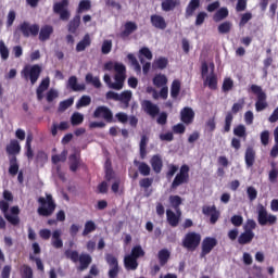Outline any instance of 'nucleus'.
Listing matches in <instances>:
<instances>
[{
    "mask_svg": "<svg viewBox=\"0 0 278 278\" xmlns=\"http://www.w3.org/2000/svg\"><path fill=\"white\" fill-rule=\"evenodd\" d=\"M114 71V83H112V77L110 74H104L103 81L112 90H123L125 87V79H127V67L123 63L115 62Z\"/></svg>",
    "mask_w": 278,
    "mask_h": 278,
    "instance_id": "1",
    "label": "nucleus"
},
{
    "mask_svg": "<svg viewBox=\"0 0 278 278\" xmlns=\"http://www.w3.org/2000/svg\"><path fill=\"white\" fill-rule=\"evenodd\" d=\"M37 203L39 204L37 214L39 216H43V218L53 216L55 208L58 207V204L55 203V200L51 193H46V197H39Z\"/></svg>",
    "mask_w": 278,
    "mask_h": 278,
    "instance_id": "2",
    "label": "nucleus"
},
{
    "mask_svg": "<svg viewBox=\"0 0 278 278\" xmlns=\"http://www.w3.org/2000/svg\"><path fill=\"white\" fill-rule=\"evenodd\" d=\"M249 92L256 96L255 110L256 112H264L268 108V102H266V92L258 85H251Z\"/></svg>",
    "mask_w": 278,
    "mask_h": 278,
    "instance_id": "3",
    "label": "nucleus"
},
{
    "mask_svg": "<svg viewBox=\"0 0 278 278\" xmlns=\"http://www.w3.org/2000/svg\"><path fill=\"white\" fill-rule=\"evenodd\" d=\"M257 223L261 227H266V225L273 227V225H277V217L274 214H269L266 206L260 204L257 206Z\"/></svg>",
    "mask_w": 278,
    "mask_h": 278,
    "instance_id": "4",
    "label": "nucleus"
},
{
    "mask_svg": "<svg viewBox=\"0 0 278 278\" xmlns=\"http://www.w3.org/2000/svg\"><path fill=\"white\" fill-rule=\"evenodd\" d=\"M201 244V233L190 231L187 232L182 239V247L190 251L191 253L197 251Z\"/></svg>",
    "mask_w": 278,
    "mask_h": 278,
    "instance_id": "5",
    "label": "nucleus"
},
{
    "mask_svg": "<svg viewBox=\"0 0 278 278\" xmlns=\"http://www.w3.org/2000/svg\"><path fill=\"white\" fill-rule=\"evenodd\" d=\"M188 181H190V166L184 164L172 181L170 190H177L179 186H184V184H188Z\"/></svg>",
    "mask_w": 278,
    "mask_h": 278,
    "instance_id": "6",
    "label": "nucleus"
},
{
    "mask_svg": "<svg viewBox=\"0 0 278 278\" xmlns=\"http://www.w3.org/2000/svg\"><path fill=\"white\" fill-rule=\"evenodd\" d=\"M42 73V67L38 64L35 65H26L23 71H22V75L25 79H29L31 86H34L36 84V81H38V79H40V74Z\"/></svg>",
    "mask_w": 278,
    "mask_h": 278,
    "instance_id": "7",
    "label": "nucleus"
},
{
    "mask_svg": "<svg viewBox=\"0 0 278 278\" xmlns=\"http://www.w3.org/2000/svg\"><path fill=\"white\" fill-rule=\"evenodd\" d=\"M105 262L109 265V278H117L121 273V266H118V258L112 253L105 254Z\"/></svg>",
    "mask_w": 278,
    "mask_h": 278,
    "instance_id": "8",
    "label": "nucleus"
},
{
    "mask_svg": "<svg viewBox=\"0 0 278 278\" xmlns=\"http://www.w3.org/2000/svg\"><path fill=\"white\" fill-rule=\"evenodd\" d=\"M92 118H103L106 123H116L114 119V113H112V110L105 105L96 108Z\"/></svg>",
    "mask_w": 278,
    "mask_h": 278,
    "instance_id": "9",
    "label": "nucleus"
},
{
    "mask_svg": "<svg viewBox=\"0 0 278 278\" xmlns=\"http://www.w3.org/2000/svg\"><path fill=\"white\" fill-rule=\"evenodd\" d=\"M215 247H218V240L214 237H206L201 243L200 257H207L214 251Z\"/></svg>",
    "mask_w": 278,
    "mask_h": 278,
    "instance_id": "10",
    "label": "nucleus"
},
{
    "mask_svg": "<svg viewBox=\"0 0 278 278\" xmlns=\"http://www.w3.org/2000/svg\"><path fill=\"white\" fill-rule=\"evenodd\" d=\"M66 8H68V0H61L53 5V12L60 15L61 21H68L71 18V11Z\"/></svg>",
    "mask_w": 278,
    "mask_h": 278,
    "instance_id": "11",
    "label": "nucleus"
},
{
    "mask_svg": "<svg viewBox=\"0 0 278 278\" xmlns=\"http://www.w3.org/2000/svg\"><path fill=\"white\" fill-rule=\"evenodd\" d=\"M20 31L22 33L24 38H29V36L36 38V36H38L40 31V25H30L29 22H23L22 24H20Z\"/></svg>",
    "mask_w": 278,
    "mask_h": 278,
    "instance_id": "12",
    "label": "nucleus"
},
{
    "mask_svg": "<svg viewBox=\"0 0 278 278\" xmlns=\"http://www.w3.org/2000/svg\"><path fill=\"white\" fill-rule=\"evenodd\" d=\"M202 214H204V216H211V225H216V223H218V219L220 218V211L216 210V205L203 206Z\"/></svg>",
    "mask_w": 278,
    "mask_h": 278,
    "instance_id": "13",
    "label": "nucleus"
},
{
    "mask_svg": "<svg viewBox=\"0 0 278 278\" xmlns=\"http://www.w3.org/2000/svg\"><path fill=\"white\" fill-rule=\"evenodd\" d=\"M141 106L146 114L152 118H155V116L160 114V106H157V104H153L151 100H143Z\"/></svg>",
    "mask_w": 278,
    "mask_h": 278,
    "instance_id": "14",
    "label": "nucleus"
},
{
    "mask_svg": "<svg viewBox=\"0 0 278 278\" xmlns=\"http://www.w3.org/2000/svg\"><path fill=\"white\" fill-rule=\"evenodd\" d=\"M180 121L185 125H192L194 123V111L190 106H185L180 111Z\"/></svg>",
    "mask_w": 278,
    "mask_h": 278,
    "instance_id": "15",
    "label": "nucleus"
},
{
    "mask_svg": "<svg viewBox=\"0 0 278 278\" xmlns=\"http://www.w3.org/2000/svg\"><path fill=\"white\" fill-rule=\"evenodd\" d=\"M11 214L12 215L4 214V218L8 220V223L16 227V225L21 223V218H18V214H21V210L18 208V206H12Z\"/></svg>",
    "mask_w": 278,
    "mask_h": 278,
    "instance_id": "16",
    "label": "nucleus"
},
{
    "mask_svg": "<svg viewBox=\"0 0 278 278\" xmlns=\"http://www.w3.org/2000/svg\"><path fill=\"white\" fill-rule=\"evenodd\" d=\"M150 23L152 27H155V29H166L167 24L166 20L162 15L153 14L150 16Z\"/></svg>",
    "mask_w": 278,
    "mask_h": 278,
    "instance_id": "17",
    "label": "nucleus"
},
{
    "mask_svg": "<svg viewBox=\"0 0 278 278\" xmlns=\"http://www.w3.org/2000/svg\"><path fill=\"white\" fill-rule=\"evenodd\" d=\"M50 85H51V79L49 77L43 78L41 80V83L39 84V86L36 90L37 99L39 101H42V99H45V92H46V90H49Z\"/></svg>",
    "mask_w": 278,
    "mask_h": 278,
    "instance_id": "18",
    "label": "nucleus"
},
{
    "mask_svg": "<svg viewBox=\"0 0 278 278\" xmlns=\"http://www.w3.org/2000/svg\"><path fill=\"white\" fill-rule=\"evenodd\" d=\"M150 164L152 166V170L156 174L160 175L162 173V168H164V162L162 161V156L159 154H155L151 157Z\"/></svg>",
    "mask_w": 278,
    "mask_h": 278,
    "instance_id": "19",
    "label": "nucleus"
},
{
    "mask_svg": "<svg viewBox=\"0 0 278 278\" xmlns=\"http://www.w3.org/2000/svg\"><path fill=\"white\" fill-rule=\"evenodd\" d=\"M201 8V1L199 0H190L185 11V18H191L194 16V12Z\"/></svg>",
    "mask_w": 278,
    "mask_h": 278,
    "instance_id": "20",
    "label": "nucleus"
},
{
    "mask_svg": "<svg viewBox=\"0 0 278 278\" xmlns=\"http://www.w3.org/2000/svg\"><path fill=\"white\" fill-rule=\"evenodd\" d=\"M138 266H139L138 260L135 258L134 256H130V254H127L124 257V268L126 270H138Z\"/></svg>",
    "mask_w": 278,
    "mask_h": 278,
    "instance_id": "21",
    "label": "nucleus"
},
{
    "mask_svg": "<svg viewBox=\"0 0 278 278\" xmlns=\"http://www.w3.org/2000/svg\"><path fill=\"white\" fill-rule=\"evenodd\" d=\"M51 245L53 249H62L64 241H62V230L56 229L52 232Z\"/></svg>",
    "mask_w": 278,
    "mask_h": 278,
    "instance_id": "22",
    "label": "nucleus"
},
{
    "mask_svg": "<svg viewBox=\"0 0 278 278\" xmlns=\"http://www.w3.org/2000/svg\"><path fill=\"white\" fill-rule=\"evenodd\" d=\"M138 30V25L136 22H126L124 25V30L121 33V38H129L134 31Z\"/></svg>",
    "mask_w": 278,
    "mask_h": 278,
    "instance_id": "23",
    "label": "nucleus"
},
{
    "mask_svg": "<svg viewBox=\"0 0 278 278\" xmlns=\"http://www.w3.org/2000/svg\"><path fill=\"white\" fill-rule=\"evenodd\" d=\"M132 93L130 90L123 91L119 93V103L122 104V110H127L129 108V103L131 102Z\"/></svg>",
    "mask_w": 278,
    "mask_h": 278,
    "instance_id": "24",
    "label": "nucleus"
},
{
    "mask_svg": "<svg viewBox=\"0 0 278 278\" xmlns=\"http://www.w3.org/2000/svg\"><path fill=\"white\" fill-rule=\"evenodd\" d=\"M53 34V26L51 25H45L39 30V40L40 42H47L49 38H51V35Z\"/></svg>",
    "mask_w": 278,
    "mask_h": 278,
    "instance_id": "25",
    "label": "nucleus"
},
{
    "mask_svg": "<svg viewBox=\"0 0 278 278\" xmlns=\"http://www.w3.org/2000/svg\"><path fill=\"white\" fill-rule=\"evenodd\" d=\"M78 270L81 273L84 270H87L88 266L92 264V256H90V254H80V256L78 257Z\"/></svg>",
    "mask_w": 278,
    "mask_h": 278,
    "instance_id": "26",
    "label": "nucleus"
},
{
    "mask_svg": "<svg viewBox=\"0 0 278 278\" xmlns=\"http://www.w3.org/2000/svg\"><path fill=\"white\" fill-rule=\"evenodd\" d=\"M67 88H71V90H73V92H81V91L86 90V85H84V84L78 85L77 76H71L67 80Z\"/></svg>",
    "mask_w": 278,
    "mask_h": 278,
    "instance_id": "27",
    "label": "nucleus"
},
{
    "mask_svg": "<svg viewBox=\"0 0 278 278\" xmlns=\"http://www.w3.org/2000/svg\"><path fill=\"white\" fill-rule=\"evenodd\" d=\"M70 160V170L72 173H77V168H79L81 164V156L77 153H73L68 156Z\"/></svg>",
    "mask_w": 278,
    "mask_h": 278,
    "instance_id": "28",
    "label": "nucleus"
},
{
    "mask_svg": "<svg viewBox=\"0 0 278 278\" xmlns=\"http://www.w3.org/2000/svg\"><path fill=\"white\" fill-rule=\"evenodd\" d=\"M7 153L13 155V157H16L21 153V143H18V140L13 139L10 141V144L7 146Z\"/></svg>",
    "mask_w": 278,
    "mask_h": 278,
    "instance_id": "29",
    "label": "nucleus"
},
{
    "mask_svg": "<svg viewBox=\"0 0 278 278\" xmlns=\"http://www.w3.org/2000/svg\"><path fill=\"white\" fill-rule=\"evenodd\" d=\"M92 45V39L90 38V34H86L83 39L76 45L77 53H81V51H86L88 47Z\"/></svg>",
    "mask_w": 278,
    "mask_h": 278,
    "instance_id": "30",
    "label": "nucleus"
},
{
    "mask_svg": "<svg viewBox=\"0 0 278 278\" xmlns=\"http://www.w3.org/2000/svg\"><path fill=\"white\" fill-rule=\"evenodd\" d=\"M79 25H81V15L76 14L68 23L67 29L70 34H77Z\"/></svg>",
    "mask_w": 278,
    "mask_h": 278,
    "instance_id": "31",
    "label": "nucleus"
},
{
    "mask_svg": "<svg viewBox=\"0 0 278 278\" xmlns=\"http://www.w3.org/2000/svg\"><path fill=\"white\" fill-rule=\"evenodd\" d=\"M167 223L170 227H177L179 225V220L181 218V214H175L172 210L166 211Z\"/></svg>",
    "mask_w": 278,
    "mask_h": 278,
    "instance_id": "32",
    "label": "nucleus"
},
{
    "mask_svg": "<svg viewBox=\"0 0 278 278\" xmlns=\"http://www.w3.org/2000/svg\"><path fill=\"white\" fill-rule=\"evenodd\" d=\"M178 5H181V1L179 0H164L161 3L163 12H173V10H175V8Z\"/></svg>",
    "mask_w": 278,
    "mask_h": 278,
    "instance_id": "33",
    "label": "nucleus"
},
{
    "mask_svg": "<svg viewBox=\"0 0 278 278\" xmlns=\"http://www.w3.org/2000/svg\"><path fill=\"white\" fill-rule=\"evenodd\" d=\"M245 166L248 168H252L253 164H255V150L251 147H248L245 150Z\"/></svg>",
    "mask_w": 278,
    "mask_h": 278,
    "instance_id": "34",
    "label": "nucleus"
},
{
    "mask_svg": "<svg viewBox=\"0 0 278 278\" xmlns=\"http://www.w3.org/2000/svg\"><path fill=\"white\" fill-rule=\"evenodd\" d=\"M254 238H255V232H253L251 230H244V232H242L239 236L238 242L240 244H250V242H253Z\"/></svg>",
    "mask_w": 278,
    "mask_h": 278,
    "instance_id": "35",
    "label": "nucleus"
},
{
    "mask_svg": "<svg viewBox=\"0 0 278 278\" xmlns=\"http://www.w3.org/2000/svg\"><path fill=\"white\" fill-rule=\"evenodd\" d=\"M229 16V9L223 7L215 12L213 15L214 23H220V21H225Z\"/></svg>",
    "mask_w": 278,
    "mask_h": 278,
    "instance_id": "36",
    "label": "nucleus"
},
{
    "mask_svg": "<svg viewBox=\"0 0 278 278\" xmlns=\"http://www.w3.org/2000/svg\"><path fill=\"white\" fill-rule=\"evenodd\" d=\"M134 164L135 166H138V170L143 177H149V175H151V166L146 162L134 161Z\"/></svg>",
    "mask_w": 278,
    "mask_h": 278,
    "instance_id": "37",
    "label": "nucleus"
},
{
    "mask_svg": "<svg viewBox=\"0 0 278 278\" xmlns=\"http://www.w3.org/2000/svg\"><path fill=\"white\" fill-rule=\"evenodd\" d=\"M169 203H170L173 210H175L176 214H181L180 205H181V203H184V201L181 200V197L170 195Z\"/></svg>",
    "mask_w": 278,
    "mask_h": 278,
    "instance_id": "38",
    "label": "nucleus"
},
{
    "mask_svg": "<svg viewBox=\"0 0 278 278\" xmlns=\"http://www.w3.org/2000/svg\"><path fill=\"white\" fill-rule=\"evenodd\" d=\"M152 81L153 86H155L156 88H163L166 86V84H168V78L164 74H156L153 77Z\"/></svg>",
    "mask_w": 278,
    "mask_h": 278,
    "instance_id": "39",
    "label": "nucleus"
},
{
    "mask_svg": "<svg viewBox=\"0 0 278 278\" xmlns=\"http://www.w3.org/2000/svg\"><path fill=\"white\" fill-rule=\"evenodd\" d=\"M147 144H149V137H147V135H143L139 143V153L141 160H144V157H147Z\"/></svg>",
    "mask_w": 278,
    "mask_h": 278,
    "instance_id": "40",
    "label": "nucleus"
},
{
    "mask_svg": "<svg viewBox=\"0 0 278 278\" xmlns=\"http://www.w3.org/2000/svg\"><path fill=\"white\" fill-rule=\"evenodd\" d=\"M179 92H181V81L178 79L173 80L170 86V97L172 99H177L179 97Z\"/></svg>",
    "mask_w": 278,
    "mask_h": 278,
    "instance_id": "41",
    "label": "nucleus"
},
{
    "mask_svg": "<svg viewBox=\"0 0 278 278\" xmlns=\"http://www.w3.org/2000/svg\"><path fill=\"white\" fill-rule=\"evenodd\" d=\"M18 173V160L16 159V156H12L10 159L9 175H12V177H16Z\"/></svg>",
    "mask_w": 278,
    "mask_h": 278,
    "instance_id": "42",
    "label": "nucleus"
},
{
    "mask_svg": "<svg viewBox=\"0 0 278 278\" xmlns=\"http://www.w3.org/2000/svg\"><path fill=\"white\" fill-rule=\"evenodd\" d=\"M20 275L21 278H34V269H31V266L23 264L20 267Z\"/></svg>",
    "mask_w": 278,
    "mask_h": 278,
    "instance_id": "43",
    "label": "nucleus"
},
{
    "mask_svg": "<svg viewBox=\"0 0 278 278\" xmlns=\"http://www.w3.org/2000/svg\"><path fill=\"white\" fill-rule=\"evenodd\" d=\"M129 255L135 257V260H140V257H144L147 253L144 252V249H142V245L138 244L132 247Z\"/></svg>",
    "mask_w": 278,
    "mask_h": 278,
    "instance_id": "44",
    "label": "nucleus"
},
{
    "mask_svg": "<svg viewBox=\"0 0 278 278\" xmlns=\"http://www.w3.org/2000/svg\"><path fill=\"white\" fill-rule=\"evenodd\" d=\"M86 84H91L93 88H101V79L98 76H93L92 73H88L85 77Z\"/></svg>",
    "mask_w": 278,
    "mask_h": 278,
    "instance_id": "45",
    "label": "nucleus"
},
{
    "mask_svg": "<svg viewBox=\"0 0 278 278\" xmlns=\"http://www.w3.org/2000/svg\"><path fill=\"white\" fill-rule=\"evenodd\" d=\"M168 260H170V252L168 250L163 249L159 251V262L161 266H166L168 264Z\"/></svg>",
    "mask_w": 278,
    "mask_h": 278,
    "instance_id": "46",
    "label": "nucleus"
},
{
    "mask_svg": "<svg viewBox=\"0 0 278 278\" xmlns=\"http://www.w3.org/2000/svg\"><path fill=\"white\" fill-rule=\"evenodd\" d=\"M205 84H207L210 90H216L218 88V77H216V74L212 73L206 77Z\"/></svg>",
    "mask_w": 278,
    "mask_h": 278,
    "instance_id": "47",
    "label": "nucleus"
},
{
    "mask_svg": "<svg viewBox=\"0 0 278 278\" xmlns=\"http://www.w3.org/2000/svg\"><path fill=\"white\" fill-rule=\"evenodd\" d=\"M93 231H97V224L93 220H87L85 223L83 236H89V233H92Z\"/></svg>",
    "mask_w": 278,
    "mask_h": 278,
    "instance_id": "48",
    "label": "nucleus"
},
{
    "mask_svg": "<svg viewBox=\"0 0 278 278\" xmlns=\"http://www.w3.org/2000/svg\"><path fill=\"white\" fill-rule=\"evenodd\" d=\"M66 260H71V262H73L74 264H77V262H79V252H77L76 250H66L64 253Z\"/></svg>",
    "mask_w": 278,
    "mask_h": 278,
    "instance_id": "49",
    "label": "nucleus"
},
{
    "mask_svg": "<svg viewBox=\"0 0 278 278\" xmlns=\"http://www.w3.org/2000/svg\"><path fill=\"white\" fill-rule=\"evenodd\" d=\"M274 140L275 144L273 146L269 155L275 159L278 157V126L274 130Z\"/></svg>",
    "mask_w": 278,
    "mask_h": 278,
    "instance_id": "50",
    "label": "nucleus"
},
{
    "mask_svg": "<svg viewBox=\"0 0 278 278\" xmlns=\"http://www.w3.org/2000/svg\"><path fill=\"white\" fill-rule=\"evenodd\" d=\"M233 123V114L228 112L225 117L224 134L231 131V124Z\"/></svg>",
    "mask_w": 278,
    "mask_h": 278,
    "instance_id": "51",
    "label": "nucleus"
},
{
    "mask_svg": "<svg viewBox=\"0 0 278 278\" xmlns=\"http://www.w3.org/2000/svg\"><path fill=\"white\" fill-rule=\"evenodd\" d=\"M90 8H92V3L90 2V0H81L77 8V14L79 15L83 12H88Z\"/></svg>",
    "mask_w": 278,
    "mask_h": 278,
    "instance_id": "52",
    "label": "nucleus"
},
{
    "mask_svg": "<svg viewBox=\"0 0 278 278\" xmlns=\"http://www.w3.org/2000/svg\"><path fill=\"white\" fill-rule=\"evenodd\" d=\"M232 26H233V24H231V22L226 21V22H223L222 24H219L217 29H218L219 34H229V31H231Z\"/></svg>",
    "mask_w": 278,
    "mask_h": 278,
    "instance_id": "53",
    "label": "nucleus"
},
{
    "mask_svg": "<svg viewBox=\"0 0 278 278\" xmlns=\"http://www.w3.org/2000/svg\"><path fill=\"white\" fill-rule=\"evenodd\" d=\"M68 155V151L63 150L61 154L52 155V164H60V162H66V156Z\"/></svg>",
    "mask_w": 278,
    "mask_h": 278,
    "instance_id": "54",
    "label": "nucleus"
},
{
    "mask_svg": "<svg viewBox=\"0 0 278 278\" xmlns=\"http://www.w3.org/2000/svg\"><path fill=\"white\" fill-rule=\"evenodd\" d=\"M168 66V59L161 56L156 61H154V68H159V71H164Z\"/></svg>",
    "mask_w": 278,
    "mask_h": 278,
    "instance_id": "55",
    "label": "nucleus"
},
{
    "mask_svg": "<svg viewBox=\"0 0 278 278\" xmlns=\"http://www.w3.org/2000/svg\"><path fill=\"white\" fill-rule=\"evenodd\" d=\"M233 134L238 138H247V127L242 124L238 125L237 127L233 128Z\"/></svg>",
    "mask_w": 278,
    "mask_h": 278,
    "instance_id": "56",
    "label": "nucleus"
},
{
    "mask_svg": "<svg viewBox=\"0 0 278 278\" xmlns=\"http://www.w3.org/2000/svg\"><path fill=\"white\" fill-rule=\"evenodd\" d=\"M81 123H84V115L79 112L74 113L71 117V124L75 127Z\"/></svg>",
    "mask_w": 278,
    "mask_h": 278,
    "instance_id": "57",
    "label": "nucleus"
},
{
    "mask_svg": "<svg viewBox=\"0 0 278 278\" xmlns=\"http://www.w3.org/2000/svg\"><path fill=\"white\" fill-rule=\"evenodd\" d=\"M244 103H245V99L244 98H240L238 100V102L233 103L230 113L238 114V112H240L244 108Z\"/></svg>",
    "mask_w": 278,
    "mask_h": 278,
    "instance_id": "58",
    "label": "nucleus"
},
{
    "mask_svg": "<svg viewBox=\"0 0 278 278\" xmlns=\"http://www.w3.org/2000/svg\"><path fill=\"white\" fill-rule=\"evenodd\" d=\"M92 103V98L90 96H83L76 103L77 108H88Z\"/></svg>",
    "mask_w": 278,
    "mask_h": 278,
    "instance_id": "59",
    "label": "nucleus"
},
{
    "mask_svg": "<svg viewBox=\"0 0 278 278\" xmlns=\"http://www.w3.org/2000/svg\"><path fill=\"white\" fill-rule=\"evenodd\" d=\"M205 18H207V13L204 11L199 12L195 16V27H201L205 23Z\"/></svg>",
    "mask_w": 278,
    "mask_h": 278,
    "instance_id": "60",
    "label": "nucleus"
},
{
    "mask_svg": "<svg viewBox=\"0 0 278 278\" xmlns=\"http://www.w3.org/2000/svg\"><path fill=\"white\" fill-rule=\"evenodd\" d=\"M74 100L73 98H70L67 100L61 101L59 104V112H66L71 105H73Z\"/></svg>",
    "mask_w": 278,
    "mask_h": 278,
    "instance_id": "61",
    "label": "nucleus"
},
{
    "mask_svg": "<svg viewBox=\"0 0 278 278\" xmlns=\"http://www.w3.org/2000/svg\"><path fill=\"white\" fill-rule=\"evenodd\" d=\"M222 90L223 92H229L230 90H233V80L231 78H225Z\"/></svg>",
    "mask_w": 278,
    "mask_h": 278,
    "instance_id": "62",
    "label": "nucleus"
},
{
    "mask_svg": "<svg viewBox=\"0 0 278 278\" xmlns=\"http://www.w3.org/2000/svg\"><path fill=\"white\" fill-rule=\"evenodd\" d=\"M112 51V40L105 39L102 42L101 52L103 55H108Z\"/></svg>",
    "mask_w": 278,
    "mask_h": 278,
    "instance_id": "63",
    "label": "nucleus"
},
{
    "mask_svg": "<svg viewBox=\"0 0 278 278\" xmlns=\"http://www.w3.org/2000/svg\"><path fill=\"white\" fill-rule=\"evenodd\" d=\"M247 194L249 201H255V199H257V189H255L253 186H250L247 188Z\"/></svg>",
    "mask_w": 278,
    "mask_h": 278,
    "instance_id": "64",
    "label": "nucleus"
}]
</instances>
